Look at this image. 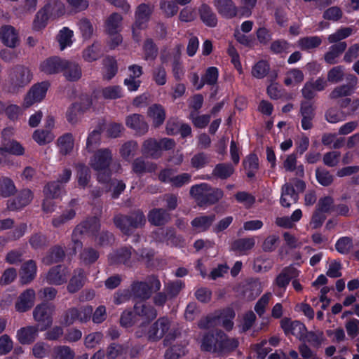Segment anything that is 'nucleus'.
<instances>
[{
	"mask_svg": "<svg viewBox=\"0 0 359 359\" xmlns=\"http://www.w3.org/2000/svg\"><path fill=\"white\" fill-rule=\"evenodd\" d=\"M66 65V60L59 57H50L43 61L40 69L46 74H54L62 72Z\"/></svg>",
	"mask_w": 359,
	"mask_h": 359,
	"instance_id": "19",
	"label": "nucleus"
},
{
	"mask_svg": "<svg viewBox=\"0 0 359 359\" xmlns=\"http://www.w3.org/2000/svg\"><path fill=\"white\" fill-rule=\"evenodd\" d=\"M270 70L269 64L265 60L258 61L252 69V75L257 79L264 78Z\"/></svg>",
	"mask_w": 359,
	"mask_h": 359,
	"instance_id": "63",
	"label": "nucleus"
},
{
	"mask_svg": "<svg viewBox=\"0 0 359 359\" xmlns=\"http://www.w3.org/2000/svg\"><path fill=\"white\" fill-rule=\"evenodd\" d=\"M348 81L347 84H343L335 87L329 95L332 100H337L344 97L351 95L357 86L358 79L353 74H349L346 77Z\"/></svg>",
	"mask_w": 359,
	"mask_h": 359,
	"instance_id": "14",
	"label": "nucleus"
},
{
	"mask_svg": "<svg viewBox=\"0 0 359 359\" xmlns=\"http://www.w3.org/2000/svg\"><path fill=\"white\" fill-rule=\"evenodd\" d=\"M280 327L286 335L292 334L299 339H303L304 334L306 331L305 325L300 321H292L289 318H283L280 322Z\"/></svg>",
	"mask_w": 359,
	"mask_h": 359,
	"instance_id": "13",
	"label": "nucleus"
},
{
	"mask_svg": "<svg viewBox=\"0 0 359 359\" xmlns=\"http://www.w3.org/2000/svg\"><path fill=\"white\" fill-rule=\"evenodd\" d=\"M131 247H123L109 255V261L111 264H123L128 266H132Z\"/></svg>",
	"mask_w": 359,
	"mask_h": 359,
	"instance_id": "24",
	"label": "nucleus"
},
{
	"mask_svg": "<svg viewBox=\"0 0 359 359\" xmlns=\"http://www.w3.org/2000/svg\"><path fill=\"white\" fill-rule=\"evenodd\" d=\"M55 311V306L48 302L38 304L33 311L34 319L42 326V330L49 327L53 323V314Z\"/></svg>",
	"mask_w": 359,
	"mask_h": 359,
	"instance_id": "8",
	"label": "nucleus"
},
{
	"mask_svg": "<svg viewBox=\"0 0 359 359\" xmlns=\"http://www.w3.org/2000/svg\"><path fill=\"white\" fill-rule=\"evenodd\" d=\"M147 115L153 121V126L158 128L161 126L165 119V111L164 108L158 104L150 106L148 109Z\"/></svg>",
	"mask_w": 359,
	"mask_h": 359,
	"instance_id": "36",
	"label": "nucleus"
},
{
	"mask_svg": "<svg viewBox=\"0 0 359 359\" xmlns=\"http://www.w3.org/2000/svg\"><path fill=\"white\" fill-rule=\"evenodd\" d=\"M75 352L68 346H58L53 349L54 359H74Z\"/></svg>",
	"mask_w": 359,
	"mask_h": 359,
	"instance_id": "62",
	"label": "nucleus"
},
{
	"mask_svg": "<svg viewBox=\"0 0 359 359\" xmlns=\"http://www.w3.org/2000/svg\"><path fill=\"white\" fill-rule=\"evenodd\" d=\"M57 143L62 155L69 154L74 148V140L72 134L67 133L62 135L57 139Z\"/></svg>",
	"mask_w": 359,
	"mask_h": 359,
	"instance_id": "44",
	"label": "nucleus"
},
{
	"mask_svg": "<svg viewBox=\"0 0 359 359\" xmlns=\"http://www.w3.org/2000/svg\"><path fill=\"white\" fill-rule=\"evenodd\" d=\"M114 226L124 235L132 236L138 229H143L147 223V218L140 209L132 211L128 215L116 214L113 217Z\"/></svg>",
	"mask_w": 359,
	"mask_h": 359,
	"instance_id": "2",
	"label": "nucleus"
},
{
	"mask_svg": "<svg viewBox=\"0 0 359 359\" xmlns=\"http://www.w3.org/2000/svg\"><path fill=\"white\" fill-rule=\"evenodd\" d=\"M35 291L33 289H27L19 296L15 302V309L18 312H25L30 309L34 303Z\"/></svg>",
	"mask_w": 359,
	"mask_h": 359,
	"instance_id": "23",
	"label": "nucleus"
},
{
	"mask_svg": "<svg viewBox=\"0 0 359 359\" xmlns=\"http://www.w3.org/2000/svg\"><path fill=\"white\" fill-rule=\"evenodd\" d=\"M321 43L322 39L318 36L302 37L297 41L298 46L302 50H309L318 48Z\"/></svg>",
	"mask_w": 359,
	"mask_h": 359,
	"instance_id": "48",
	"label": "nucleus"
},
{
	"mask_svg": "<svg viewBox=\"0 0 359 359\" xmlns=\"http://www.w3.org/2000/svg\"><path fill=\"white\" fill-rule=\"evenodd\" d=\"M36 264L34 260L25 262L21 266L20 280L22 283L27 284L32 281L36 274Z\"/></svg>",
	"mask_w": 359,
	"mask_h": 359,
	"instance_id": "35",
	"label": "nucleus"
},
{
	"mask_svg": "<svg viewBox=\"0 0 359 359\" xmlns=\"http://www.w3.org/2000/svg\"><path fill=\"white\" fill-rule=\"evenodd\" d=\"M347 47L346 42H339L331 46L329 50L325 54L324 59L330 65L337 62V59L344 53Z\"/></svg>",
	"mask_w": 359,
	"mask_h": 359,
	"instance_id": "37",
	"label": "nucleus"
},
{
	"mask_svg": "<svg viewBox=\"0 0 359 359\" xmlns=\"http://www.w3.org/2000/svg\"><path fill=\"white\" fill-rule=\"evenodd\" d=\"M215 218V214L200 215L195 217L191 222V224L197 232H205L212 226Z\"/></svg>",
	"mask_w": 359,
	"mask_h": 359,
	"instance_id": "33",
	"label": "nucleus"
},
{
	"mask_svg": "<svg viewBox=\"0 0 359 359\" xmlns=\"http://www.w3.org/2000/svg\"><path fill=\"white\" fill-rule=\"evenodd\" d=\"M189 194L198 206L206 208L221 200L224 196V191L221 189L212 187L203 182L191 187Z\"/></svg>",
	"mask_w": 359,
	"mask_h": 359,
	"instance_id": "3",
	"label": "nucleus"
},
{
	"mask_svg": "<svg viewBox=\"0 0 359 359\" xmlns=\"http://www.w3.org/2000/svg\"><path fill=\"white\" fill-rule=\"evenodd\" d=\"M38 331V327L36 326L22 327L17 332V339L21 344H30L36 339Z\"/></svg>",
	"mask_w": 359,
	"mask_h": 359,
	"instance_id": "32",
	"label": "nucleus"
},
{
	"mask_svg": "<svg viewBox=\"0 0 359 359\" xmlns=\"http://www.w3.org/2000/svg\"><path fill=\"white\" fill-rule=\"evenodd\" d=\"M65 257V252L63 248L60 245H55L48 251L42 262L44 264L48 266L63 261Z\"/></svg>",
	"mask_w": 359,
	"mask_h": 359,
	"instance_id": "34",
	"label": "nucleus"
},
{
	"mask_svg": "<svg viewBox=\"0 0 359 359\" xmlns=\"http://www.w3.org/2000/svg\"><path fill=\"white\" fill-rule=\"evenodd\" d=\"M255 240L253 237L238 238L231 244V250L239 255H247L254 248Z\"/></svg>",
	"mask_w": 359,
	"mask_h": 359,
	"instance_id": "27",
	"label": "nucleus"
},
{
	"mask_svg": "<svg viewBox=\"0 0 359 359\" xmlns=\"http://www.w3.org/2000/svg\"><path fill=\"white\" fill-rule=\"evenodd\" d=\"M161 283L155 276H149L144 281H137L131 285V295L141 301L149 299L153 292L160 290Z\"/></svg>",
	"mask_w": 359,
	"mask_h": 359,
	"instance_id": "4",
	"label": "nucleus"
},
{
	"mask_svg": "<svg viewBox=\"0 0 359 359\" xmlns=\"http://www.w3.org/2000/svg\"><path fill=\"white\" fill-rule=\"evenodd\" d=\"M304 75L302 70L297 68L290 69L286 73V76L284 79V83L287 86L294 84H298L304 81Z\"/></svg>",
	"mask_w": 359,
	"mask_h": 359,
	"instance_id": "54",
	"label": "nucleus"
},
{
	"mask_svg": "<svg viewBox=\"0 0 359 359\" xmlns=\"http://www.w3.org/2000/svg\"><path fill=\"white\" fill-rule=\"evenodd\" d=\"M100 219L96 217H88L77 224L73 230L72 241L73 242V252L76 254V249L82 248V242L79 240V236L84 234L95 236L100 229Z\"/></svg>",
	"mask_w": 359,
	"mask_h": 359,
	"instance_id": "5",
	"label": "nucleus"
},
{
	"mask_svg": "<svg viewBox=\"0 0 359 359\" xmlns=\"http://www.w3.org/2000/svg\"><path fill=\"white\" fill-rule=\"evenodd\" d=\"M113 161L112 151L109 148L97 149L90 160V167L95 171L106 170Z\"/></svg>",
	"mask_w": 359,
	"mask_h": 359,
	"instance_id": "9",
	"label": "nucleus"
},
{
	"mask_svg": "<svg viewBox=\"0 0 359 359\" xmlns=\"http://www.w3.org/2000/svg\"><path fill=\"white\" fill-rule=\"evenodd\" d=\"M157 164L146 161L143 157L135 158L131 163L132 172L138 176H142L145 173L154 172L157 170Z\"/></svg>",
	"mask_w": 359,
	"mask_h": 359,
	"instance_id": "20",
	"label": "nucleus"
},
{
	"mask_svg": "<svg viewBox=\"0 0 359 359\" xmlns=\"http://www.w3.org/2000/svg\"><path fill=\"white\" fill-rule=\"evenodd\" d=\"M147 219L151 225L161 226L170 221L171 216L167 210L161 208H154L149 211Z\"/></svg>",
	"mask_w": 359,
	"mask_h": 359,
	"instance_id": "16",
	"label": "nucleus"
},
{
	"mask_svg": "<svg viewBox=\"0 0 359 359\" xmlns=\"http://www.w3.org/2000/svg\"><path fill=\"white\" fill-rule=\"evenodd\" d=\"M123 18L118 13L111 14L105 22L107 34H116L120 31Z\"/></svg>",
	"mask_w": 359,
	"mask_h": 359,
	"instance_id": "46",
	"label": "nucleus"
},
{
	"mask_svg": "<svg viewBox=\"0 0 359 359\" xmlns=\"http://www.w3.org/2000/svg\"><path fill=\"white\" fill-rule=\"evenodd\" d=\"M49 86V83L46 81L33 86L24 99L25 107H29L34 103L41 101L45 97Z\"/></svg>",
	"mask_w": 359,
	"mask_h": 359,
	"instance_id": "12",
	"label": "nucleus"
},
{
	"mask_svg": "<svg viewBox=\"0 0 359 359\" xmlns=\"http://www.w3.org/2000/svg\"><path fill=\"white\" fill-rule=\"evenodd\" d=\"M219 72L217 67H208L205 74L201 79V83L198 86V90L201 89L205 84L215 85L218 79Z\"/></svg>",
	"mask_w": 359,
	"mask_h": 359,
	"instance_id": "52",
	"label": "nucleus"
},
{
	"mask_svg": "<svg viewBox=\"0 0 359 359\" xmlns=\"http://www.w3.org/2000/svg\"><path fill=\"white\" fill-rule=\"evenodd\" d=\"M299 276L298 270L292 266L283 269L274 280V284L279 288L285 290L290 280Z\"/></svg>",
	"mask_w": 359,
	"mask_h": 359,
	"instance_id": "22",
	"label": "nucleus"
},
{
	"mask_svg": "<svg viewBox=\"0 0 359 359\" xmlns=\"http://www.w3.org/2000/svg\"><path fill=\"white\" fill-rule=\"evenodd\" d=\"M216 312L218 325H221L227 332L232 330L234 325L233 319L236 316L234 310L230 307H227L222 310L217 311Z\"/></svg>",
	"mask_w": 359,
	"mask_h": 359,
	"instance_id": "25",
	"label": "nucleus"
},
{
	"mask_svg": "<svg viewBox=\"0 0 359 359\" xmlns=\"http://www.w3.org/2000/svg\"><path fill=\"white\" fill-rule=\"evenodd\" d=\"M33 199V193L28 189H22L13 200L7 202V208L9 210H20L31 203Z\"/></svg>",
	"mask_w": 359,
	"mask_h": 359,
	"instance_id": "17",
	"label": "nucleus"
},
{
	"mask_svg": "<svg viewBox=\"0 0 359 359\" xmlns=\"http://www.w3.org/2000/svg\"><path fill=\"white\" fill-rule=\"evenodd\" d=\"M102 55L101 46L98 43H94L86 48L83 53V57L88 62L97 60Z\"/></svg>",
	"mask_w": 359,
	"mask_h": 359,
	"instance_id": "57",
	"label": "nucleus"
},
{
	"mask_svg": "<svg viewBox=\"0 0 359 359\" xmlns=\"http://www.w3.org/2000/svg\"><path fill=\"white\" fill-rule=\"evenodd\" d=\"M199 14L201 20L205 25L210 27H214L217 25V18L216 14L209 6L203 4L199 8Z\"/></svg>",
	"mask_w": 359,
	"mask_h": 359,
	"instance_id": "39",
	"label": "nucleus"
},
{
	"mask_svg": "<svg viewBox=\"0 0 359 359\" xmlns=\"http://www.w3.org/2000/svg\"><path fill=\"white\" fill-rule=\"evenodd\" d=\"M217 341V330L215 333L207 332L202 337L201 349L203 351L215 353Z\"/></svg>",
	"mask_w": 359,
	"mask_h": 359,
	"instance_id": "40",
	"label": "nucleus"
},
{
	"mask_svg": "<svg viewBox=\"0 0 359 359\" xmlns=\"http://www.w3.org/2000/svg\"><path fill=\"white\" fill-rule=\"evenodd\" d=\"M62 72L65 78L70 81H77L81 76V69L79 65L68 60H66V65Z\"/></svg>",
	"mask_w": 359,
	"mask_h": 359,
	"instance_id": "41",
	"label": "nucleus"
},
{
	"mask_svg": "<svg viewBox=\"0 0 359 359\" xmlns=\"http://www.w3.org/2000/svg\"><path fill=\"white\" fill-rule=\"evenodd\" d=\"M172 321L167 316L158 318L144 331L145 326L141 325L136 332L137 337L144 335L150 342H157L163 338L164 347L170 346L177 338V331L171 328Z\"/></svg>",
	"mask_w": 359,
	"mask_h": 359,
	"instance_id": "1",
	"label": "nucleus"
},
{
	"mask_svg": "<svg viewBox=\"0 0 359 359\" xmlns=\"http://www.w3.org/2000/svg\"><path fill=\"white\" fill-rule=\"evenodd\" d=\"M2 146L8 151V154L20 156L24 154L25 149L17 141L6 139L2 141Z\"/></svg>",
	"mask_w": 359,
	"mask_h": 359,
	"instance_id": "60",
	"label": "nucleus"
},
{
	"mask_svg": "<svg viewBox=\"0 0 359 359\" xmlns=\"http://www.w3.org/2000/svg\"><path fill=\"white\" fill-rule=\"evenodd\" d=\"M62 187L57 180L48 183L44 189L43 193L47 198H58L62 192Z\"/></svg>",
	"mask_w": 359,
	"mask_h": 359,
	"instance_id": "64",
	"label": "nucleus"
},
{
	"mask_svg": "<svg viewBox=\"0 0 359 359\" xmlns=\"http://www.w3.org/2000/svg\"><path fill=\"white\" fill-rule=\"evenodd\" d=\"M17 192L14 182L8 177H0V196L8 198Z\"/></svg>",
	"mask_w": 359,
	"mask_h": 359,
	"instance_id": "43",
	"label": "nucleus"
},
{
	"mask_svg": "<svg viewBox=\"0 0 359 359\" xmlns=\"http://www.w3.org/2000/svg\"><path fill=\"white\" fill-rule=\"evenodd\" d=\"M126 124L129 128L135 130L138 135H145L149 130V125L145 121L144 116L138 114L127 116Z\"/></svg>",
	"mask_w": 359,
	"mask_h": 359,
	"instance_id": "18",
	"label": "nucleus"
},
{
	"mask_svg": "<svg viewBox=\"0 0 359 359\" xmlns=\"http://www.w3.org/2000/svg\"><path fill=\"white\" fill-rule=\"evenodd\" d=\"M157 234H162L164 236L165 242L168 245H178L184 242L182 236H177L175 229L172 227H169L166 229H160L156 230Z\"/></svg>",
	"mask_w": 359,
	"mask_h": 359,
	"instance_id": "45",
	"label": "nucleus"
},
{
	"mask_svg": "<svg viewBox=\"0 0 359 359\" xmlns=\"http://www.w3.org/2000/svg\"><path fill=\"white\" fill-rule=\"evenodd\" d=\"M142 154L151 158H158L161 156V144L154 138L146 140L142 146Z\"/></svg>",
	"mask_w": 359,
	"mask_h": 359,
	"instance_id": "30",
	"label": "nucleus"
},
{
	"mask_svg": "<svg viewBox=\"0 0 359 359\" xmlns=\"http://www.w3.org/2000/svg\"><path fill=\"white\" fill-rule=\"evenodd\" d=\"M213 4L222 17L231 19L236 16L238 8L232 0H214Z\"/></svg>",
	"mask_w": 359,
	"mask_h": 359,
	"instance_id": "21",
	"label": "nucleus"
},
{
	"mask_svg": "<svg viewBox=\"0 0 359 359\" xmlns=\"http://www.w3.org/2000/svg\"><path fill=\"white\" fill-rule=\"evenodd\" d=\"M93 309L91 306L81 307H70L62 314V323L66 326L73 325L76 320L81 323L88 322L93 313Z\"/></svg>",
	"mask_w": 359,
	"mask_h": 359,
	"instance_id": "7",
	"label": "nucleus"
},
{
	"mask_svg": "<svg viewBox=\"0 0 359 359\" xmlns=\"http://www.w3.org/2000/svg\"><path fill=\"white\" fill-rule=\"evenodd\" d=\"M134 312L149 320L155 319L158 315L156 309L145 301L137 302L134 306Z\"/></svg>",
	"mask_w": 359,
	"mask_h": 359,
	"instance_id": "31",
	"label": "nucleus"
},
{
	"mask_svg": "<svg viewBox=\"0 0 359 359\" xmlns=\"http://www.w3.org/2000/svg\"><path fill=\"white\" fill-rule=\"evenodd\" d=\"M100 254L95 249L88 247L85 248L79 255L81 262L85 265H90L95 263L99 258Z\"/></svg>",
	"mask_w": 359,
	"mask_h": 359,
	"instance_id": "53",
	"label": "nucleus"
},
{
	"mask_svg": "<svg viewBox=\"0 0 359 359\" xmlns=\"http://www.w3.org/2000/svg\"><path fill=\"white\" fill-rule=\"evenodd\" d=\"M102 128L103 124L99 123L96 128L89 134L86 141V149L89 152H91L100 144Z\"/></svg>",
	"mask_w": 359,
	"mask_h": 359,
	"instance_id": "50",
	"label": "nucleus"
},
{
	"mask_svg": "<svg viewBox=\"0 0 359 359\" xmlns=\"http://www.w3.org/2000/svg\"><path fill=\"white\" fill-rule=\"evenodd\" d=\"M281 191L280 203L282 206L290 208L292 203L297 202L299 196L292 184L285 183L283 185Z\"/></svg>",
	"mask_w": 359,
	"mask_h": 359,
	"instance_id": "26",
	"label": "nucleus"
},
{
	"mask_svg": "<svg viewBox=\"0 0 359 359\" xmlns=\"http://www.w3.org/2000/svg\"><path fill=\"white\" fill-rule=\"evenodd\" d=\"M353 28L351 27H341L337 29L334 33L329 35L327 40L330 43H337L341 42L344 39L353 34Z\"/></svg>",
	"mask_w": 359,
	"mask_h": 359,
	"instance_id": "58",
	"label": "nucleus"
},
{
	"mask_svg": "<svg viewBox=\"0 0 359 359\" xmlns=\"http://www.w3.org/2000/svg\"><path fill=\"white\" fill-rule=\"evenodd\" d=\"M152 13V8L150 6L146 4H140L135 13V24L136 27H141L143 24L146 23L149 20Z\"/></svg>",
	"mask_w": 359,
	"mask_h": 359,
	"instance_id": "38",
	"label": "nucleus"
},
{
	"mask_svg": "<svg viewBox=\"0 0 359 359\" xmlns=\"http://www.w3.org/2000/svg\"><path fill=\"white\" fill-rule=\"evenodd\" d=\"M30 70L23 65H16L9 71L8 82L10 90L17 91L19 88L28 85L32 80Z\"/></svg>",
	"mask_w": 359,
	"mask_h": 359,
	"instance_id": "6",
	"label": "nucleus"
},
{
	"mask_svg": "<svg viewBox=\"0 0 359 359\" xmlns=\"http://www.w3.org/2000/svg\"><path fill=\"white\" fill-rule=\"evenodd\" d=\"M302 340L308 342L313 347L318 348L323 341V333L319 330L310 332L306 330L305 334H304Z\"/></svg>",
	"mask_w": 359,
	"mask_h": 359,
	"instance_id": "59",
	"label": "nucleus"
},
{
	"mask_svg": "<svg viewBox=\"0 0 359 359\" xmlns=\"http://www.w3.org/2000/svg\"><path fill=\"white\" fill-rule=\"evenodd\" d=\"M104 72L103 78L105 80H111L117 73L118 67L116 60L113 57H107L104 60Z\"/></svg>",
	"mask_w": 359,
	"mask_h": 359,
	"instance_id": "55",
	"label": "nucleus"
},
{
	"mask_svg": "<svg viewBox=\"0 0 359 359\" xmlns=\"http://www.w3.org/2000/svg\"><path fill=\"white\" fill-rule=\"evenodd\" d=\"M144 60H154L158 53V48L151 39H147L143 44Z\"/></svg>",
	"mask_w": 359,
	"mask_h": 359,
	"instance_id": "51",
	"label": "nucleus"
},
{
	"mask_svg": "<svg viewBox=\"0 0 359 359\" xmlns=\"http://www.w3.org/2000/svg\"><path fill=\"white\" fill-rule=\"evenodd\" d=\"M76 217V210L74 208L65 210L60 215L55 216L52 219V225L55 228H60Z\"/></svg>",
	"mask_w": 359,
	"mask_h": 359,
	"instance_id": "49",
	"label": "nucleus"
},
{
	"mask_svg": "<svg viewBox=\"0 0 359 359\" xmlns=\"http://www.w3.org/2000/svg\"><path fill=\"white\" fill-rule=\"evenodd\" d=\"M353 248V240L351 237L340 238L335 244L337 251L341 255H348Z\"/></svg>",
	"mask_w": 359,
	"mask_h": 359,
	"instance_id": "61",
	"label": "nucleus"
},
{
	"mask_svg": "<svg viewBox=\"0 0 359 359\" xmlns=\"http://www.w3.org/2000/svg\"><path fill=\"white\" fill-rule=\"evenodd\" d=\"M91 102L88 98L83 100L81 102L73 103L67 109L66 113L67 120L71 124L78 122L81 114L90 108Z\"/></svg>",
	"mask_w": 359,
	"mask_h": 359,
	"instance_id": "15",
	"label": "nucleus"
},
{
	"mask_svg": "<svg viewBox=\"0 0 359 359\" xmlns=\"http://www.w3.org/2000/svg\"><path fill=\"white\" fill-rule=\"evenodd\" d=\"M86 278L83 269H77L74 270L67 286V291L71 294L77 292L83 287Z\"/></svg>",
	"mask_w": 359,
	"mask_h": 359,
	"instance_id": "29",
	"label": "nucleus"
},
{
	"mask_svg": "<svg viewBox=\"0 0 359 359\" xmlns=\"http://www.w3.org/2000/svg\"><path fill=\"white\" fill-rule=\"evenodd\" d=\"M234 171L235 169L231 163H222L215 165L212 175L218 179L226 180L229 178Z\"/></svg>",
	"mask_w": 359,
	"mask_h": 359,
	"instance_id": "42",
	"label": "nucleus"
},
{
	"mask_svg": "<svg viewBox=\"0 0 359 359\" xmlns=\"http://www.w3.org/2000/svg\"><path fill=\"white\" fill-rule=\"evenodd\" d=\"M69 275V269L66 266L59 264L48 270L45 279L49 285H61L67 283Z\"/></svg>",
	"mask_w": 359,
	"mask_h": 359,
	"instance_id": "11",
	"label": "nucleus"
},
{
	"mask_svg": "<svg viewBox=\"0 0 359 359\" xmlns=\"http://www.w3.org/2000/svg\"><path fill=\"white\" fill-rule=\"evenodd\" d=\"M243 166L246 170L247 176L252 178L255 176L259 169V159L256 154H250L246 159L243 161Z\"/></svg>",
	"mask_w": 359,
	"mask_h": 359,
	"instance_id": "47",
	"label": "nucleus"
},
{
	"mask_svg": "<svg viewBox=\"0 0 359 359\" xmlns=\"http://www.w3.org/2000/svg\"><path fill=\"white\" fill-rule=\"evenodd\" d=\"M138 149V144L136 141L130 140L122 144L119 149L121 156L126 161H128L131 156H133Z\"/></svg>",
	"mask_w": 359,
	"mask_h": 359,
	"instance_id": "56",
	"label": "nucleus"
},
{
	"mask_svg": "<svg viewBox=\"0 0 359 359\" xmlns=\"http://www.w3.org/2000/svg\"><path fill=\"white\" fill-rule=\"evenodd\" d=\"M217 345L215 353L219 355L231 353L238 346L239 342L236 338H230L221 330H217Z\"/></svg>",
	"mask_w": 359,
	"mask_h": 359,
	"instance_id": "10",
	"label": "nucleus"
},
{
	"mask_svg": "<svg viewBox=\"0 0 359 359\" xmlns=\"http://www.w3.org/2000/svg\"><path fill=\"white\" fill-rule=\"evenodd\" d=\"M0 37L2 42L10 48L15 47L19 41L18 34L11 25H4L1 28Z\"/></svg>",
	"mask_w": 359,
	"mask_h": 359,
	"instance_id": "28",
	"label": "nucleus"
}]
</instances>
